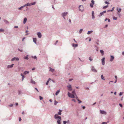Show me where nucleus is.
<instances>
[{"label":"nucleus","instance_id":"22","mask_svg":"<svg viewBox=\"0 0 124 124\" xmlns=\"http://www.w3.org/2000/svg\"><path fill=\"white\" fill-rule=\"evenodd\" d=\"M21 75L22 77V80L23 81L24 78V76L22 73L21 74Z\"/></svg>","mask_w":124,"mask_h":124},{"label":"nucleus","instance_id":"50","mask_svg":"<svg viewBox=\"0 0 124 124\" xmlns=\"http://www.w3.org/2000/svg\"><path fill=\"white\" fill-rule=\"evenodd\" d=\"M13 106V105L12 104L11 105H9V106L10 107H12Z\"/></svg>","mask_w":124,"mask_h":124},{"label":"nucleus","instance_id":"44","mask_svg":"<svg viewBox=\"0 0 124 124\" xmlns=\"http://www.w3.org/2000/svg\"><path fill=\"white\" fill-rule=\"evenodd\" d=\"M105 3H106V4H109V2H107V1H105Z\"/></svg>","mask_w":124,"mask_h":124},{"label":"nucleus","instance_id":"14","mask_svg":"<svg viewBox=\"0 0 124 124\" xmlns=\"http://www.w3.org/2000/svg\"><path fill=\"white\" fill-rule=\"evenodd\" d=\"M27 20V18L26 17L24 18V20H23V23H24V24L25 23H26V22Z\"/></svg>","mask_w":124,"mask_h":124},{"label":"nucleus","instance_id":"31","mask_svg":"<svg viewBox=\"0 0 124 124\" xmlns=\"http://www.w3.org/2000/svg\"><path fill=\"white\" fill-rule=\"evenodd\" d=\"M93 32V31H88V32H87V34H90L92 32Z\"/></svg>","mask_w":124,"mask_h":124},{"label":"nucleus","instance_id":"4","mask_svg":"<svg viewBox=\"0 0 124 124\" xmlns=\"http://www.w3.org/2000/svg\"><path fill=\"white\" fill-rule=\"evenodd\" d=\"M54 117L55 119L58 118L59 119H61V116H58L57 114H55L54 115Z\"/></svg>","mask_w":124,"mask_h":124},{"label":"nucleus","instance_id":"64","mask_svg":"<svg viewBox=\"0 0 124 124\" xmlns=\"http://www.w3.org/2000/svg\"><path fill=\"white\" fill-rule=\"evenodd\" d=\"M14 27L15 28H18V27L17 26H15Z\"/></svg>","mask_w":124,"mask_h":124},{"label":"nucleus","instance_id":"59","mask_svg":"<svg viewBox=\"0 0 124 124\" xmlns=\"http://www.w3.org/2000/svg\"><path fill=\"white\" fill-rule=\"evenodd\" d=\"M22 114L23 115H24V111H23L22 113Z\"/></svg>","mask_w":124,"mask_h":124},{"label":"nucleus","instance_id":"3","mask_svg":"<svg viewBox=\"0 0 124 124\" xmlns=\"http://www.w3.org/2000/svg\"><path fill=\"white\" fill-rule=\"evenodd\" d=\"M79 10L82 11H83L84 8L83 6L82 5H80L79 7Z\"/></svg>","mask_w":124,"mask_h":124},{"label":"nucleus","instance_id":"54","mask_svg":"<svg viewBox=\"0 0 124 124\" xmlns=\"http://www.w3.org/2000/svg\"><path fill=\"white\" fill-rule=\"evenodd\" d=\"M72 100L75 102H76L75 100L74 99H72Z\"/></svg>","mask_w":124,"mask_h":124},{"label":"nucleus","instance_id":"11","mask_svg":"<svg viewBox=\"0 0 124 124\" xmlns=\"http://www.w3.org/2000/svg\"><path fill=\"white\" fill-rule=\"evenodd\" d=\"M106 12V11H104L102 12L101 13L100 15L99 16H101L102 15H103V14L104 13H105Z\"/></svg>","mask_w":124,"mask_h":124},{"label":"nucleus","instance_id":"36","mask_svg":"<svg viewBox=\"0 0 124 124\" xmlns=\"http://www.w3.org/2000/svg\"><path fill=\"white\" fill-rule=\"evenodd\" d=\"M39 99H40V100H41L43 99V98L42 97H41V96H39Z\"/></svg>","mask_w":124,"mask_h":124},{"label":"nucleus","instance_id":"58","mask_svg":"<svg viewBox=\"0 0 124 124\" xmlns=\"http://www.w3.org/2000/svg\"><path fill=\"white\" fill-rule=\"evenodd\" d=\"M35 68H33L32 69V70H33L35 69Z\"/></svg>","mask_w":124,"mask_h":124},{"label":"nucleus","instance_id":"8","mask_svg":"<svg viewBox=\"0 0 124 124\" xmlns=\"http://www.w3.org/2000/svg\"><path fill=\"white\" fill-rule=\"evenodd\" d=\"M100 112L101 114H104L105 115H106L107 114L106 112L103 110H100Z\"/></svg>","mask_w":124,"mask_h":124},{"label":"nucleus","instance_id":"49","mask_svg":"<svg viewBox=\"0 0 124 124\" xmlns=\"http://www.w3.org/2000/svg\"><path fill=\"white\" fill-rule=\"evenodd\" d=\"M101 124H107V123L105 122H103Z\"/></svg>","mask_w":124,"mask_h":124},{"label":"nucleus","instance_id":"15","mask_svg":"<svg viewBox=\"0 0 124 124\" xmlns=\"http://www.w3.org/2000/svg\"><path fill=\"white\" fill-rule=\"evenodd\" d=\"M59 111L58 113V114L59 115H61V112L62 111L60 109H59Z\"/></svg>","mask_w":124,"mask_h":124},{"label":"nucleus","instance_id":"47","mask_svg":"<svg viewBox=\"0 0 124 124\" xmlns=\"http://www.w3.org/2000/svg\"><path fill=\"white\" fill-rule=\"evenodd\" d=\"M28 31H26V33H27L26 34V35H27L28 34Z\"/></svg>","mask_w":124,"mask_h":124},{"label":"nucleus","instance_id":"40","mask_svg":"<svg viewBox=\"0 0 124 124\" xmlns=\"http://www.w3.org/2000/svg\"><path fill=\"white\" fill-rule=\"evenodd\" d=\"M83 31V29H81L79 31V32L80 33H81Z\"/></svg>","mask_w":124,"mask_h":124},{"label":"nucleus","instance_id":"34","mask_svg":"<svg viewBox=\"0 0 124 124\" xmlns=\"http://www.w3.org/2000/svg\"><path fill=\"white\" fill-rule=\"evenodd\" d=\"M28 56L27 55V56L25 57L24 58L26 60H28Z\"/></svg>","mask_w":124,"mask_h":124},{"label":"nucleus","instance_id":"37","mask_svg":"<svg viewBox=\"0 0 124 124\" xmlns=\"http://www.w3.org/2000/svg\"><path fill=\"white\" fill-rule=\"evenodd\" d=\"M89 60L91 61H92L93 60V59H92L91 57H90L89 58Z\"/></svg>","mask_w":124,"mask_h":124},{"label":"nucleus","instance_id":"29","mask_svg":"<svg viewBox=\"0 0 124 124\" xmlns=\"http://www.w3.org/2000/svg\"><path fill=\"white\" fill-rule=\"evenodd\" d=\"M100 52L102 54V55H103L104 54V52L102 50H100Z\"/></svg>","mask_w":124,"mask_h":124},{"label":"nucleus","instance_id":"52","mask_svg":"<svg viewBox=\"0 0 124 124\" xmlns=\"http://www.w3.org/2000/svg\"><path fill=\"white\" fill-rule=\"evenodd\" d=\"M119 105L121 107H122V105L121 104H120V103L119 104Z\"/></svg>","mask_w":124,"mask_h":124},{"label":"nucleus","instance_id":"30","mask_svg":"<svg viewBox=\"0 0 124 124\" xmlns=\"http://www.w3.org/2000/svg\"><path fill=\"white\" fill-rule=\"evenodd\" d=\"M121 11V9L120 8H117V11L118 12H120Z\"/></svg>","mask_w":124,"mask_h":124},{"label":"nucleus","instance_id":"57","mask_svg":"<svg viewBox=\"0 0 124 124\" xmlns=\"http://www.w3.org/2000/svg\"><path fill=\"white\" fill-rule=\"evenodd\" d=\"M18 50L19 51H21V52H22L23 51L22 50H20L19 49H18Z\"/></svg>","mask_w":124,"mask_h":124},{"label":"nucleus","instance_id":"17","mask_svg":"<svg viewBox=\"0 0 124 124\" xmlns=\"http://www.w3.org/2000/svg\"><path fill=\"white\" fill-rule=\"evenodd\" d=\"M72 45L74 47H75L78 46V44H73Z\"/></svg>","mask_w":124,"mask_h":124},{"label":"nucleus","instance_id":"33","mask_svg":"<svg viewBox=\"0 0 124 124\" xmlns=\"http://www.w3.org/2000/svg\"><path fill=\"white\" fill-rule=\"evenodd\" d=\"M108 7V5L105 6H104L103 7V9H104V8H107Z\"/></svg>","mask_w":124,"mask_h":124},{"label":"nucleus","instance_id":"53","mask_svg":"<svg viewBox=\"0 0 124 124\" xmlns=\"http://www.w3.org/2000/svg\"><path fill=\"white\" fill-rule=\"evenodd\" d=\"M73 80V79L71 78V79H69V80L70 81H71Z\"/></svg>","mask_w":124,"mask_h":124},{"label":"nucleus","instance_id":"12","mask_svg":"<svg viewBox=\"0 0 124 124\" xmlns=\"http://www.w3.org/2000/svg\"><path fill=\"white\" fill-rule=\"evenodd\" d=\"M110 57L111 58L110 61V62H112L114 59V57L112 55H111Z\"/></svg>","mask_w":124,"mask_h":124},{"label":"nucleus","instance_id":"6","mask_svg":"<svg viewBox=\"0 0 124 124\" xmlns=\"http://www.w3.org/2000/svg\"><path fill=\"white\" fill-rule=\"evenodd\" d=\"M67 87L68 88V89L69 91H71L72 90V89L71 85H69Z\"/></svg>","mask_w":124,"mask_h":124},{"label":"nucleus","instance_id":"41","mask_svg":"<svg viewBox=\"0 0 124 124\" xmlns=\"http://www.w3.org/2000/svg\"><path fill=\"white\" fill-rule=\"evenodd\" d=\"M91 2L92 3V4H94V1L93 0H92L91 1Z\"/></svg>","mask_w":124,"mask_h":124},{"label":"nucleus","instance_id":"25","mask_svg":"<svg viewBox=\"0 0 124 124\" xmlns=\"http://www.w3.org/2000/svg\"><path fill=\"white\" fill-rule=\"evenodd\" d=\"M60 92V90H58L55 93V95H57Z\"/></svg>","mask_w":124,"mask_h":124},{"label":"nucleus","instance_id":"2","mask_svg":"<svg viewBox=\"0 0 124 124\" xmlns=\"http://www.w3.org/2000/svg\"><path fill=\"white\" fill-rule=\"evenodd\" d=\"M36 4V2H34L33 3H28L27 4L24 5L23 6V7L26 6H30L32 5H35Z\"/></svg>","mask_w":124,"mask_h":124},{"label":"nucleus","instance_id":"38","mask_svg":"<svg viewBox=\"0 0 124 124\" xmlns=\"http://www.w3.org/2000/svg\"><path fill=\"white\" fill-rule=\"evenodd\" d=\"M117 17H113V19L114 20H116L117 19Z\"/></svg>","mask_w":124,"mask_h":124},{"label":"nucleus","instance_id":"32","mask_svg":"<svg viewBox=\"0 0 124 124\" xmlns=\"http://www.w3.org/2000/svg\"><path fill=\"white\" fill-rule=\"evenodd\" d=\"M4 30L3 29H0V32H3L4 31Z\"/></svg>","mask_w":124,"mask_h":124},{"label":"nucleus","instance_id":"63","mask_svg":"<svg viewBox=\"0 0 124 124\" xmlns=\"http://www.w3.org/2000/svg\"><path fill=\"white\" fill-rule=\"evenodd\" d=\"M34 59H37V57L36 56H34Z\"/></svg>","mask_w":124,"mask_h":124},{"label":"nucleus","instance_id":"23","mask_svg":"<svg viewBox=\"0 0 124 124\" xmlns=\"http://www.w3.org/2000/svg\"><path fill=\"white\" fill-rule=\"evenodd\" d=\"M31 83H32V84H35V82L34 81H33L32 79H31Z\"/></svg>","mask_w":124,"mask_h":124},{"label":"nucleus","instance_id":"20","mask_svg":"<svg viewBox=\"0 0 124 124\" xmlns=\"http://www.w3.org/2000/svg\"><path fill=\"white\" fill-rule=\"evenodd\" d=\"M50 69L49 70V71H51L53 72L54 70V69H52L51 68H50Z\"/></svg>","mask_w":124,"mask_h":124},{"label":"nucleus","instance_id":"46","mask_svg":"<svg viewBox=\"0 0 124 124\" xmlns=\"http://www.w3.org/2000/svg\"><path fill=\"white\" fill-rule=\"evenodd\" d=\"M63 123L64 124H66L67 123V122L65 121H63Z\"/></svg>","mask_w":124,"mask_h":124},{"label":"nucleus","instance_id":"43","mask_svg":"<svg viewBox=\"0 0 124 124\" xmlns=\"http://www.w3.org/2000/svg\"><path fill=\"white\" fill-rule=\"evenodd\" d=\"M93 4H90V6L91 7V8H93Z\"/></svg>","mask_w":124,"mask_h":124},{"label":"nucleus","instance_id":"55","mask_svg":"<svg viewBox=\"0 0 124 124\" xmlns=\"http://www.w3.org/2000/svg\"><path fill=\"white\" fill-rule=\"evenodd\" d=\"M35 89L38 92H39L38 90L36 88H35Z\"/></svg>","mask_w":124,"mask_h":124},{"label":"nucleus","instance_id":"39","mask_svg":"<svg viewBox=\"0 0 124 124\" xmlns=\"http://www.w3.org/2000/svg\"><path fill=\"white\" fill-rule=\"evenodd\" d=\"M24 7H23V6H22L21 7H20V8H19L18 9H19V10H21L22 9V8Z\"/></svg>","mask_w":124,"mask_h":124},{"label":"nucleus","instance_id":"28","mask_svg":"<svg viewBox=\"0 0 124 124\" xmlns=\"http://www.w3.org/2000/svg\"><path fill=\"white\" fill-rule=\"evenodd\" d=\"M101 78L102 79L104 80H105V79H104V77H103V75H101Z\"/></svg>","mask_w":124,"mask_h":124},{"label":"nucleus","instance_id":"27","mask_svg":"<svg viewBox=\"0 0 124 124\" xmlns=\"http://www.w3.org/2000/svg\"><path fill=\"white\" fill-rule=\"evenodd\" d=\"M76 98L77 99V100L79 102V103H81V101H80L78 98V97H77V96H76Z\"/></svg>","mask_w":124,"mask_h":124},{"label":"nucleus","instance_id":"18","mask_svg":"<svg viewBox=\"0 0 124 124\" xmlns=\"http://www.w3.org/2000/svg\"><path fill=\"white\" fill-rule=\"evenodd\" d=\"M33 41L35 43H36V39L35 38H33Z\"/></svg>","mask_w":124,"mask_h":124},{"label":"nucleus","instance_id":"35","mask_svg":"<svg viewBox=\"0 0 124 124\" xmlns=\"http://www.w3.org/2000/svg\"><path fill=\"white\" fill-rule=\"evenodd\" d=\"M16 57H14L12 58V59L11 60V61H14L16 60Z\"/></svg>","mask_w":124,"mask_h":124},{"label":"nucleus","instance_id":"5","mask_svg":"<svg viewBox=\"0 0 124 124\" xmlns=\"http://www.w3.org/2000/svg\"><path fill=\"white\" fill-rule=\"evenodd\" d=\"M91 70H92V71L94 72H97V70L95 69L94 68L93 66L92 67Z\"/></svg>","mask_w":124,"mask_h":124},{"label":"nucleus","instance_id":"21","mask_svg":"<svg viewBox=\"0 0 124 124\" xmlns=\"http://www.w3.org/2000/svg\"><path fill=\"white\" fill-rule=\"evenodd\" d=\"M72 94H74L75 95V96H77V95L76 94V93H75V91L74 90H73L72 91Z\"/></svg>","mask_w":124,"mask_h":124},{"label":"nucleus","instance_id":"45","mask_svg":"<svg viewBox=\"0 0 124 124\" xmlns=\"http://www.w3.org/2000/svg\"><path fill=\"white\" fill-rule=\"evenodd\" d=\"M57 103V102L56 101H55L54 104L55 105H56Z\"/></svg>","mask_w":124,"mask_h":124},{"label":"nucleus","instance_id":"61","mask_svg":"<svg viewBox=\"0 0 124 124\" xmlns=\"http://www.w3.org/2000/svg\"><path fill=\"white\" fill-rule=\"evenodd\" d=\"M16 106H17L18 105V103H16Z\"/></svg>","mask_w":124,"mask_h":124},{"label":"nucleus","instance_id":"62","mask_svg":"<svg viewBox=\"0 0 124 124\" xmlns=\"http://www.w3.org/2000/svg\"><path fill=\"white\" fill-rule=\"evenodd\" d=\"M108 19L107 18H106L105 19V21H107V20H108Z\"/></svg>","mask_w":124,"mask_h":124},{"label":"nucleus","instance_id":"16","mask_svg":"<svg viewBox=\"0 0 124 124\" xmlns=\"http://www.w3.org/2000/svg\"><path fill=\"white\" fill-rule=\"evenodd\" d=\"M92 18L93 19L94 18V12L93 11L92 12Z\"/></svg>","mask_w":124,"mask_h":124},{"label":"nucleus","instance_id":"13","mask_svg":"<svg viewBox=\"0 0 124 124\" xmlns=\"http://www.w3.org/2000/svg\"><path fill=\"white\" fill-rule=\"evenodd\" d=\"M61 119H58L57 121V123H58V124H61Z\"/></svg>","mask_w":124,"mask_h":124},{"label":"nucleus","instance_id":"56","mask_svg":"<svg viewBox=\"0 0 124 124\" xmlns=\"http://www.w3.org/2000/svg\"><path fill=\"white\" fill-rule=\"evenodd\" d=\"M22 119H21V118H19V121H21V120Z\"/></svg>","mask_w":124,"mask_h":124},{"label":"nucleus","instance_id":"19","mask_svg":"<svg viewBox=\"0 0 124 124\" xmlns=\"http://www.w3.org/2000/svg\"><path fill=\"white\" fill-rule=\"evenodd\" d=\"M14 65V64H12V65H8V68H12L13 66Z\"/></svg>","mask_w":124,"mask_h":124},{"label":"nucleus","instance_id":"42","mask_svg":"<svg viewBox=\"0 0 124 124\" xmlns=\"http://www.w3.org/2000/svg\"><path fill=\"white\" fill-rule=\"evenodd\" d=\"M114 8H112V10H108V11H113L114 9Z\"/></svg>","mask_w":124,"mask_h":124},{"label":"nucleus","instance_id":"7","mask_svg":"<svg viewBox=\"0 0 124 124\" xmlns=\"http://www.w3.org/2000/svg\"><path fill=\"white\" fill-rule=\"evenodd\" d=\"M105 58L104 57L101 59L102 63V64L103 65H104L105 64Z\"/></svg>","mask_w":124,"mask_h":124},{"label":"nucleus","instance_id":"10","mask_svg":"<svg viewBox=\"0 0 124 124\" xmlns=\"http://www.w3.org/2000/svg\"><path fill=\"white\" fill-rule=\"evenodd\" d=\"M68 14V13L66 12H64L62 13V16L64 18V19H65V17H64L66 15H67Z\"/></svg>","mask_w":124,"mask_h":124},{"label":"nucleus","instance_id":"51","mask_svg":"<svg viewBox=\"0 0 124 124\" xmlns=\"http://www.w3.org/2000/svg\"><path fill=\"white\" fill-rule=\"evenodd\" d=\"M16 60L17 61H18L19 60V59L18 58H16Z\"/></svg>","mask_w":124,"mask_h":124},{"label":"nucleus","instance_id":"48","mask_svg":"<svg viewBox=\"0 0 124 124\" xmlns=\"http://www.w3.org/2000/svg\"><path fill=\"white\" fill-rule=\"evenodd\" d=\"M123 92H120L119 93V95H121L123 94Z\"/></svg>","mask_w":124,"mask_h":124},{"label":"nucleus","instance_id":"60","mask_svg":"<svg viewBox=\"0 0 124 124\" xmlns=\"http://www.w3.org/2000/svg\"><path fill=\"white\" fill-rule=\"evenodd\" d=\"M115 78H116V80L117 78V77L116 76H115Z\"/></svg>","mask_w":124,"mask_h":124},{"label":"nucleus","instance_id":"26","mask_svg":"<svg viewBox=\"0 0 124 124\" xmlns=\"http://www.w3.org/2000/svg\"><path fill=\"white\" fill-rule=\"evenodd\" d=\"M51 80V78H49L48 80L47 81L46 83V85H48V83L49 82V80Z\"/></svg>","mask_w":124,"mask_h":124},{"label":"nucleus","instance_id":"1","mask_svg":"<svg viewBox=\"0 0 124 124\" xmlns=\"http://www.w3.org/2000/svg\"><path fill=\"white\" fill-rule=\"evenodd\" d=\"M68 96L72 98H74L75 97H76V96H75L74 94H71L69 92H68Z\"/></svg>","mask_w":124,"mask_h":124},{"label":"nucleus","instance_id":"24","mask_svg":"<svg viewBox=\"0 0 124 124\" xmlns=\"http://www.w3.org/2000/svg\"><path fill=\"white\" fill-rule=\"evenodd\" d=\"M29 71H25L24 72L23 74L24 75H26V74H28L29 73Z\"/></svg>","mask_w":124,"mask_h":124},{"label":"nucleus","instance_id":"9","mask_svg":"<svg viewBox=\"0 0 124 124\" xmlns=\"http://www.w3.org/2000/svg\"><path fill=\"white\" fill-rule=\"evenodd\" d=\"M37 34L39 38H41V37L42 35L40 32H38L37 33Z\"/></svg>","mask_w":124,"mask_h":124}]
</instances>
